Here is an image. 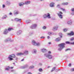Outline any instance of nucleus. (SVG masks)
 Here are the masks:
<instances>
[{"instance_id": "nucleus-24", "label": "nucleus", "mask_w": 74, "mask_h": 74, "mask_svg": "<svg viewBox=\"0 0 74 74\" xmlns=\"http://www.w3.org/2000/svg\"><path fill=\"white\" fill-rule=\"evenodd\" d=\"M59 34L60 38H62V33H59Z\"/></svg>"}, {"instance_id": "nucleus-31", "label": "nucleus", "mask_w": 74, "mask_h": 74, "mask_svg": "<svg viewBox=\"0 0 74 74\" xmlns=\"http://www.w3.org/2000/svg\"><path fill=\"white\" fill-rule=\"evenodd\" d=\"M55 69H56V68L55 67H53V69H51V72H52L53 71H54L55 70Z\"/></svg>"}, {"instance_id": "nucleus-16", "label": "nucleus", "mask_w": 74, "mask_h": 74, "mask_svg": "<svg viewBox=\"0 0 74 74\" xmlns=\"http://www.w3.org/2000/svg\"><path fill=\"white\" fill-rule=\"evenodd\" d=\"M10 4H11V3H10V1H7L5 3L6 5H10Z\"/></svg>"}, {"instance_id": "nucleus-48", "label": "nucleus", "mask_w": 74, "mask_h": 74, "mask_svg": "<svg viewBox=\"0 0 74 74\" xmlns=\"http://www.w3.org/2000/svg\"><path fill=\"white\" fill-rule=\"evenodd\" d=\"M62 4L63 5H65V3H62Z\"/></svg>"}, {"instance_id": "nucleus-29", "label": "nucleus", "mask_w": 74, "mask_h": 74, "mask_svg": "<svg viewBox=\"0 0 74 74\" xmlns=\"http://www.w3.org/2000/svg\"><path fill=\"white\" fill-rule=\"evenodd\" d=\"M24 4V3L23 2H21V3H19V5L20 6H22V5H23Z\"/></svg>"}, {"instance_id": "nucleus-23", "label": "nucleus", "mask_w": 74, "mask_h": 74, "mask_svg": "<svg viewBox=\"0 0 74 74\" xmlns=\"http://www.w3.org/2000/svg\"><path fill=\"white\" fill-rule=\"evenodd\" d=\"M32 53H36V52H37V51H36V49H34L32 51Z\"/></svg>"}, {"instance_id": "nucleus-32", "label": "nucleus", "mask_w": 74, "mask_h": 74, "mask_svg": "<svg viewBox=\"0 0 74 74\" xmlns=\"http://www.w3.org/2000/svg\"><path fill=\"white\" fill-rule=\"evenodd\" d=\"M26 22L27 23H29V22H30V20H27L26 21Z\"/></svg>"}, {"instance_id": "nucleus-41", "label": "nucleus", "mask_w": 74, "mask_h": 74, "mask_svg": "<svg viewBox=\"0 0 74 74\" xmlns=\"http://www.w3.org/2000/svg\"><path fill=\"white\" fill-rule=\"evenodd\" d=\"M74 40V38H72L71 39V41H73Z\"/></svg>"}, {"instance_id": "nucleus-18", "label": "nucleus", "mask_w": 74, "mask_h": 74, "mask_svg": "<svg viewBox=\"0 0 74 74\" xmlns=\"http://www.w3.org/2000/svg\"><path fill=\"white\" fill-rule=\"evenodd\" d=\"M32 44L36 46V42L34 40L32 41Z\"/></svg>"}, {"instance_id": "nucleus-55", "label": "nucleus", "mask_w": 74, "mask_h": 74, "mask_svg": "<svg viewBox=\"0 0 74 74\" xmlns=\"http://www.w3.org/2000/svg\"><path fill=\"white\" fill-rule=\"evenodd\" d=\"M47 38L48 39H49V38H50V37L49 36H48L47 37Z\"/></svg>"}, {"instance_id": "nucleus-22", "label": "nucleus", "mask_w": 74, "mask_h": 74, "mask_svg": "<svg viewBox=\"0 0 74 74\" xmlns=\"http://www.w3.org/2000/svg\"><path fill=\"white\" fill-rule=\"evenodd\" d=\"M21 32L22 31H21V30L18 31L17 32V34L19 35V34H21Z\"/></svg>"}, {"instance_id": "nucleus-43", "label": "nucleus", "mask_w": 74, "mask_h": 74, "mask_svg": "<svg viewBox=\"0 0 74 74\" xmlns=\"http://www.w3.org/2000/svg\"><path fill=\"white\" fill-rule=\"evenodd\" d=\"M71 11L72 12H73V11H74V8H72L71 9Z\"/></svg>"}, {"instance_id": "nucleus-59", "label": "nucleus", "mask_w": 74, "mask_h": 74, "mask_svg": "<svg viewBox=\"0 0 74 74\" xmlns=\"http://www.w3.org/2000/svg\"><path fill=\"white\" fill-rule=\"evenodd\" d=\"M72 45H74V42H72Z\"/></svg>"}, {"instance_id": "nucleus-11", "label": "nucleus", "mask_w": 74, "mask_h": 74, "mask_svg": "<svg viewBox=\"0 0 74 74\" xmlns=\"http://www.w3.org/2000/svg\"><path fill=\"white\" fill-rule=\"evenodd\" d=\"M14 20L17 22H21V21H22V19H19L18 18H15L14 19Z\"/></svg>"}, {"instance_id": "nucleus-58", "label": "nucleus", "mask_w": 74, "mask_h": 74, "mask_svg": "<svg viewBox=\"0 0 74 74\" xmlns=\"http://www.w3.org/2000/svg\"><path fill=\"white\" fill-rule=\"evenodd\" d=\"M14 71V70H11V72H13V71Z\"/></svg>"}, {"instance_id": "nucleus-6", "label": "nucleus", "mask_w": 74, "mask_h": 74, "mask_svg": "<svg viewBox=\"0 0 74 74\" xmlns=\"http://www.w3.org/2000/svg\"><path fill=\"white\" fill-rule=\"evenodd\" d=\"M11 58H15V55L14 54L10 55L8 57V59H9V60H13V59Z\"/></svg>"}, {"instance_id": "nucleus-45", "label": "nucleus", "mask_w": 74, "mask_h": 74, "mask_svg": "<svg viewBox=\"0 0 74 74\" xmlns=\"http://www.w3.org/2000/svg\"><path fill=\"white\" fill-rule=\"evenodd\" d=\"M69 3L67 2L65 3V5H68Z\"/></svg>"}, {"instance_id": "nucleus-36", "label": "nucleus", "mask_w": 74, "mask_h": 74, "mask_svg": "<svg viewBox=\"0 0 74 74\" xmlns=\"http://www.w3.org/2000/svg\"><path fill=\"white\" fill-rule=\"evenodd\" d=\"M70 49H67L65 50V52H67V51H70Z\"/></svg>"}, {"instance_id": "nucleus-4", "label": "nucleus", "mask_w": 74, "mask_h": 74, "mask_svg": "<svg viewBox=\"0 0 74 74\" xmlns=\"http://www.w3.org/2000/svg\"><path fill=\"white\" fill-rule=\"evenodd\" d=\"M44 56H45L49 59H52V58H53V56H52V55L48 54V53L45 54H44Z\"/></svg>"}, {"instance_id": "nucleus-44", "label": "nucleus", "mask_w": 74, "mask_h": 74, "mask_svg": "<svg viewBox=\"0 0 74 74\" xmlns=\"http://www.w3.org/2000/svg\"><path fill=\"white\" fill-rule=\"evenodd\" d=\"M9 14L10 15H12V13L11 12H10Z\"/></svg>"}, {"instance_id": "nucleus-57", "label": "nucleus", "mask_w": 74, "mask_h": 74, "mask_svg": "<svg viewBox=\"0 0 74 74\" xmlns=\"http://www.w3.org/2000/svg\"><path fill=\"white\" fill-rule=\"evenodd\" d=\"M51 44V42H49L48 43V44Z\"/></svg>"}, {"instance_id": "nucleus-42", "label": "nucleus", "mask_w": 74, "mask_h": 74, "mask_svg": "<svg viewBox=\"0 0 74 74\" xmlns=\"http://www.w3.org/2000/svg\"><path fill=\"white\" fill-rule=\"evenodd\" d=\"M5 5L3 4L2 5V7L3 8H5Z\"/></svg>"}, {"instance_id": "nucleus-47", "label": "nucleus", "mask_w": 74, "mask_h": 74, "mask_svg": "<svg viewBox=\"0 0 74 74\" xmlns=\"http://www.w3.org/2000/svg\"><path fill=\"white\" fill-rule=\"evenodd\" d=\"M71 71H74V68L71 69Z\"/></svg>"}, {"instance_id": "nucleus-9", "label": "nucleus", "mask_w": 74, "mask_h": 74, "mask_svg": "<svg viewBox=\"0 0 74 74\" xmlns=\"http://www.w3.org/2000/svg\"><path fill=\"white\" fill-rule=\"evenodd\" d=\"M58 26L56 25L53 27V31L57 30H58Z\"/></svg>"}, {"instance_id": "nucleus-39", "label": "nucleus", "mask_w": 74, "mask_h": 74, "mask_svg": "<svg viewBox=\"0 0 74 74\" xmlns=\"http://www.w3.org/2000/svg\"><path fill=\"white\" fill-rule=\"evenodd\" d=\"M33 32H30L29 33V34L30 36L32 35V34H33Z\"/></svg>"}, {"instance_id": "nucleus-14", "label": "nucleus", "mask_w": 74, "mask_h": 74, "mask_svg": "<svg viewBox=\"0 0 74 74\" xmlns=\"http://www.w3.org/2000/svg\"><path fill=\"white\" fill-rule=\"evenodd\" d=\"M41 50L43 53H45V52H47V50L45 49H41Z\"/></svg>"}, {"instance_id": "nucleus-40", "label": "nucleus", "mask_w": 74, "mask_h": 74, "mask_svg": "<svg viewBox=\"0 0 74 74\" xmlns=\"http://www.w3.org/2000/svg\"><path fill=\"white\" fill-rule=\"evenodd\" d=\"M60 9L61 10H62L63 11H65V9H64L62 8H60Z\"/></svg>"}, {"instance_id": "nucleus-64", "label": "nucleus", "mask_w": 74, "mask_h": 74, "mask_svg": "<svg viewBox=\"0 0 74 74\" xmlns=\"http://www.w3.org/2000/svg\"><path fill=\"white\" fill-rule=\"evenodd\" d=\"M49 67H50V66H49L47 67V68H49Z\"/></svg>"}, {"instance_id": "nucleus-38", "label": "nucleus", "mask_w": 74, "mask_h": 74, "mask_svg": "<svg viewBox=\"0 0 74 74\" xmlns=\"http://www.w3.org/2000/svg\"><path fill=\"white\" fill-rule=\"evenodd\" d=\"M48 34H49V35H51V34H52V32H49L48 33Z\"/></svg>"}, {"instance_id": "nucleus-5", "label": "nucleus", "mask_w": 74, "mask_h": 74, "mask_svg": "<svg viewBox=\"0 0 74 74\" xmlns=\"http://www.w3.org/2000/svg\"><path fill=\"white\" fill-rule=\"evenodd\" d=\"M43 17L44 19H46L47 18H48V19H50L51 18V16H50V14L49 13H47V14H45L42 16Z\"/></svg>"}, {"instance_id": "nucleus-21", "label": "nucleus", "mask_w": 74, "mask_h": 74, "mask_svg": "<svg viewBox=\"0 0 74 74\" xmlns=\"http://www.w3.org/2000/svg\"><path fill=\"white\" fill-rule=\"evenodd\" d=\"M11 39L10 38H9L8 39H7L5 40V42H8V41H11Z\"/></svg>"}, {"instance_id": "nucleus-34", "label": "nucleus", "mask_w": 74, "mask_h": 74, "mask_svg": "<svg viewBox=\"0 0 74 74\" xmlns=\"http://www.w3.org/2000/svg\"><path fill=\"white\" fill-rule=\"evenodd\" d=\"M38 71H40V72H42V69H38Z\"/></svg>"}, {"instance_id": "nucleus-25", "label": "nucleus", "mask_w": 74, "mask_h": 74, "mask_svg": "<svg viewBox=\"0 0 74 74\" xmlns=\"http://www.w3.org/2000/svg\"><path fill=\"white\" fill-rule=\"evenodd\" d=\"M7 18V15H5L4 16H3L2 17V19H6V18Z\"/></svg>"}, {"instance_id": "nucleus-49", "label": "nucleus", "mask_w": 74, "mask_h": 74, "mask_svg": "<svg viewBox=\"0 0 74 74\" xmlns=\"http://www.w3.org/2000/svg\"><path fill=\"white\" fill-rule=\"evenodd\" d=\"M40 38H45V37L44 36H42L40 37Z\"/></svg>"}, {"instance_id": "nucleus-35", "label": "nucleus", "mask_w": 74, "mask_h": 74, "mask_svg": "<svg viewBox=\"0 0 74 74\" xmlns=\"http://www.w3.org/2000/svg\"><path fill=\"white\" fill-rule=\"evenodd\" d=\"M60 5L58 4L57 5L56 7L57 8H60Z\"/></svg>"}, {"instance_id": "nucleus-26", "label": "nucleus", "mask_w": 74, "mask_h": 74, "mask_svg": "<svg viewBox=\"0 0 74 74\" xmlns=\"http://www.w3.org/2000/svg\"><path fill=\"white\" fill-rule=\"evenodd\" d=\"M34 66H31L29 67V69H34Z\"/></svg>"}, {"instance_id": "nucleus-10", "label": "nucleus", "mask_w": 74, "mask_h": 74, "mask_svg": "<svg viewBox=\"0 0 74 74\" xmlns=\"http://www.w3.org/2000/svg\"><path fill=\"white\" fill-rule=\"evenodd\" d=\"M72 21L71 20L68 21L67 22V24L69 25H72Z\"/></svg>"}, {"instance_id": "nucleus-33", "label": "nucleus", "mask_w": 74, "mask_h": 74, "mask_svg": "<svg viewBox=\"0 0 74 74\" xmlns=\"http://www.w3.org/2000/svg\"><path fill=\"white\" fill-rule=\"evenodd\" d=\"M36 46H40V43L38 42V43H36Z\"/></svg>"}, {"instance_id": "nucleus-17", "label": "nucleus", "mask_w": 74, "mask_h": 74, "mask_svg": "<svg viewBox=\"0 0 74 74\" xmlns=\"http://www.w3.org/2000/svg\"><path fill=\"white\" fill-rule=\"evenodd\" d=\"M61 40V38H58L56 39V41L57 42H59V41H60Z\"/></svg>"}, {"instance_id": "nucleus-19", "label": "nucleus", "mask_w": 74, "mask_h": 74, "mask_svg": "<svg viewBox=\"0 0 74 74\" xmlns=\"http://www.w3.org/2000/svg\"><path fill=\"white\" fill-rule=\"evenodd\" d=\"M65 44H70V45H73L72 42H70L69 41H66L65 42Z\"/></svg>"}, {"instance_id": "nucleus-62", "label": "nucleus", "mask_w": 74, "mask_h": 74, "mask_svg": "<svg viewBox=\"0 0 74 74\" xmlns=\"http://www.w3.org/2000/svg\"><path fill=\"white\" fill-rule=\"evenodd\" d=\"M10 68H11V69H13V68H14V67H11Z\"/></svg>"}, {"instance_id": "nucleus-56", "label": "nucleus", "mask_w": 74, "mask_h": 74, "mask_svg": "<svg viewBox=\"0 0 74 74\" xmlns=\"http://www.w3.org/2000/svg\"><path fill=\"white\" fill-rule=\"evenodd\" d=\"M15 59L16 60H18V58H16Z\"/></svg>"}, {"instance_id": "nucleus-60", "label": "nucleus", "mask_w": 74, "mask_h": 74, "mask_svg": "<svg viewBox=\"0 0 74 74\" xmlns=\"http://www.w3.org/2000/svg\"><path fill=\"white\" fill-rule=\"evenodd\" d=\"M30 16H34V15H32V14H30Z\"/></svg>"}, {"instance_id": "nucleus-53", "label": "nucleus", "mask_w": 74, "mask_h": 74, "mask_svg": "<svg viewBox=\"0 0 74 74\" xmlns=\"http://www.w3.org/2000/svg\"><path fill=\"white\" fill-rule=\"evenodd\" d=\"M24 60V58H23L22 60H21V62H23V61Z\"/></svg>"}, {"instance_id": "nucleus-2", "label": "nucleus", "mask_w": 74, "mask_h": 74, "mask_svg": "<svg viewBox=\"0 0 74 74\" xmlns=\"http://www.w3.org/2000/svg\"><path fill=\"white\" fill-rule=\"evenodd\" d=\"M66 44H65V43H62L59 44L58 45V46L59 47V48L58 49V51H61L62 49L65 48V46H64Z\"/></svg>"}, {"instance_id": "nucleus-15", "label": "nucleus", "mask_w": 74, "mask_h": 74, "mask_svg": "<svg viewBox=\"0 0 74 74\" xmlns=\"http://www.w3.org/2000/svg\"><path fill=\"white\" fill-rule=\"evenodd\" d=\"M54 4L55 3H53V2L51 3L49 5L50 7H53L54 6Z\"/></svg>"}, {"instance_id": "nucleus-12", "label": "nucleus", "mask_w": 74, "mask_h": 74, "mask_svg": "<svg viewBox=\"0 0 74 74\" xmlns=\"http://www.w3.org/2000/svg\"><path fill=\"white\" fill-rule=\"evenodd\" d=\"M28 67V65L26 64L24 66H22L21 67V69H26Z\"/></svg>"}, {"instance_id": "nucleus-27", "label": "nucleus", "mask_w": 74, "mask_h": 74, "mask_svg": "<svg viewBox=\"0 0 74 74\" xmlns=\"http://www.w3.org/2000/svg\"><path fill=\"white\" fill-rule=\"evenodd\" d=\"M11 68L10 66H8V68H6L5 69V70H7V71H9V69H10Z\"/></svg>"}, {"instance_id": "nucleus-13", "label": "nucleus", "mask_w": 74, "mask_h": 74, "mask_svg": "<svg viewBox=\"0 0 74 74\" xmlns=\"http://www.w3.org/2000/svg\"><path fill=\"white\" fill-rule=\"evenodd\" d=\"M68 35H70V36H74V32L73 31H71L70 33L68 34Z\"/></svg>"}, {"instance_id": "nucleus-63", "label": "nucleus", "mask_w": 74, "mask_h": 74, "mask_svg": "<svg viewBox=\"0 0 74 74\" xmlns=\"http://www.w3.org/2000/svg\"><path fill=\"white\" fill-rule=\"evenodd\" d=\"M41 1H44V0H40Z\"/></svg>"}, {"instance_id": "nucleus-28", "label": "nucleus", "mask_w": 74, "mask_h": 74, "mask_svg": "<svg viewBox=\"0 0 74 74\" xmlns=\"http://www.w3.org/2000/svg\"><path fill=\"white\" fill-rule=\"evenodd\" d=\"M18 14H19V12L18 11H16V12L14 13V15H16Z\"/></svg>"}, {"instance_id": "nucleus-30", "label": "nucleus", "mask_w": 74, "mask_h": 74, "mask_svg": "<svg viewBox=\"0 0 74 74\" xmlns=\"http://www.w3.org/2000/svg\"><path fill=\"white\" fill-rule=\"evenodd\" d=\"M68 29H63V31L64 32H67V31L68 30Z\"/></svg>"}, {"instance_id": "nucleus-51", "label": "nucleus", "mask_w": 74, "mask_h": 74, "mask_svg": "<svg viewBox=\"0 0 74 74\" xmlns=\"http://www.w3.org/2000/svg\"><path fill=\"white\" fill-rule=\"evenodd\" d=\"M27 74H32V73L31 72H29L27 73Z\"/></svg>"}, {"instance_id": "nucleus-61", "label": "nucleus", "mask_w": 74, "mask_h": 74, "mask_svg": "<svg viewBox=\"0 0 74 74\" xmlns=\"http://www.w3.org/2000/svg\"><path fill=\"white\" fill-rule=\"evenodd\" d=\"M19 25V24H18V25H17V26H19V25Z\"/></svg>"}, {"instance_id": "nucleus-20", "label": "nucleus", "mask_w": 74, "mask_h": 74, "mask_svg": "<svg viewBox=\"0 0 74 74\" xmlns=\"http://www.w3.org/2000/svg\"><path fill=\"white\" fill-rule=\"evenodd\" d=\"M30 3V1H27L25 2V4L27 5L29 4Z\"/></svg>"}, {"instance_id": "nucleus-7", "label": "nucleus", "mask_w": 74, "mask_h": 74, "mask_svg": "<svg viewBox=\"0 0 74 74\" xmlns=\"http://www.w3.org/2000/svg\"><path fill=\"white\" fill-rule=\"evenodd\" d=\"M57 14L60 19H62L63 18V13L60 11L59 12V13H57Z\"/></svg>"}, {"instance_id": "nucleus-54", "label": "nucleus", "mask_w": 74, "mask_h": 74, "mask_svg": "<svg viewBox=\"0 0 74 74\" xmlns=\"http://www.w3.org/2000/svg\"><path fill=\"white\" fill-rule=\"evenodd\" d=\"M71 64L70 63L69 64V67H70L71 66Z\"/></svg>"}, {"instance_id": "nucleus-8", "label": "nucleus", "mask_w": 74, "mask_h": 74, "mask_svg": "<svg viewBox=\"0 0 74 74\" xmlns=\"http://www.w3.org/2000/svg\"><path fill=\"white\" fill-rule=\"evenodd\" d=\"M37 24H32V25L30 27V29H36V27H37Z\"/></svg>"}, {"instance_id": "nucleus-52", "label": "nucleus", "mask_w": 74, "mask_h": 74, "mask_svg": "<svg viewBox=\"0 0 74 74\" xmlns=\"http://www.w3.org/2000/svg\"><path fill=\"white\" fill-rule=\"evenodd\" d=\"M71 15H74V12H73L71 13Z\"/></svg>"}, {"instance_id": "nucleus-50", "label": "nucleus", "mask_w": 74, "mask_h": 74, "mask_svg": "<svg viewBox=\"0 0 74 74\" xmlns=\"http://www.w3.org/2000/svg\"><path fill=\"white\" fill-rule=\"evenodd\" d=\"M42 64L41 63H40L39 64V66H42Z\"/></svg>"}, {"instance_id": "nucleus-1", "label": "nucleus", "mask_w": 74, "mask_h": 74, "mask_svg": "<svg viewBox=\"0 0 74 74\" xmlns=\"http://www.w3.org/2000/svg\"><path fill=\"white\" fill-rule=\"evenodd\" d=\"M29 54V51L27 50H25L23 51V53H18L16 54L17 56H21V55H25L26 56Z\"/></svg>"}, {"instance_id": "nucleus-46", "label": "nucleus", "mask_w": 74, "mask_h": 74, "mask_svg": "<svg viewBox=\"0 0 74 74\" xmlns=\"http://www.w3.org/2000/svg\"><path fill=\"white\" fill-rule=\"evenodd\" d=\"M48 53H49L48 54H49V55H50V54L51 53V51H48Z\"/></svg>"}, {"instance_id": "nucleus-37", "label": "nucleus", "mask_w": 74, "mask_h": 74, "mask_svg": "<svg viewBox=\"0 0 74 74\" xmlns=\"http://www.w3.org/2000/svg\"><path fill=\"white\" fill-rule=\"evenodd\" d=\"M46 28H47V27H46V26H44L42 27V29H43L45 30V29H46Z\"/></svg>"}, {"instance_id": "nucleus-3", "label": "nucleus", "mask_w": 74, "mask_h": 74, "mask_svg": "<svg viewBox=\"0 0 74 74\" xmlns=\"http://www.w3.org/2000/svg\"><path fill=\"white\" fill-rule=\"evenodd\" d=\"M14 29L12 28H9L8 29V30L7 29H5L4 31L3 34H7L8 33V31H10L11 30H13Z\"/></svg>"}]
</instances>
